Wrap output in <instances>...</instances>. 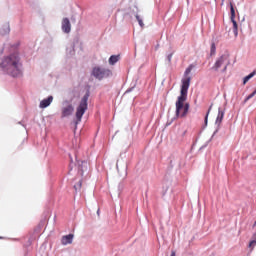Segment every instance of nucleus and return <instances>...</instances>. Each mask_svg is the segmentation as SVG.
<instances>
[{
	"instance_id": "1",
	"label": "nucleus",
	"mask_w": 256,
	"mask_h": 256,
	"mask_svg": "<svg viewBox=\"0 0 256 256\" xmlns=\"http://www.w3.org/2000/svg\"><path fill=\"white\" fill-rule=\"evenodd\" d=\"M191 85V78L182 79V85L180 90V96L176 101V117L183 118L187 117L189 113V103L187 101V93L189 91V86Z\"/></svg>"
},
{
	"instance_id": "2",
	"label": "nucleus",
	"mask_w": 256,
	"mask_h": 256,
	"mask_svg": "<svg viewBox=\"0 0 256 256\" xmlns=\"http://www.w3.org/2000/svg\"><path fill=\"white\" fill-rule=\"evenodd\" d=\"M1 67L3 71H6V73H8V75H12V77H18V75H21L22 65L19 54L14 53L4 57L1 62Z\"/></svg>"
},
{
	"instance_id": "3",
	"label": "nucleus",
	"mask_w": 256,
	"mask_h": 256,
	"mask_svg": "<svg viewBox=\"0 0 256 256\" xmlns=\"http://www.w3.org/2000/svg\"><path fill=\"white\" fill-rule=\"evenodd\" d=\"M87 101H89V95H84L83 98L80 101V104L78 105L76 109V123H80L81 119H83V115H85V111H87Z\"/></svg>"
},
{
	"instance_id": "4",
	"label": "nucleus",
	"mask_w": 256,
	"mask_h": 256,
	"mask_svg": "<svg viewBox=\"0 0 256 256\" xmlns=\"http://www.w3.org/2000/svg\"><path fill=\"white\" fill-rule=\"evenodd\" d=\"M92 75L95 79H107V77H111V71L107 68L94 67L92 70Z\"/></svg>"
},
{
	"instance_id": "5",
	"label": "nucleus",
	"mask_w": 256,
	"mask_h": 256,
	"mask_svg": "<svg viewBox=\"0 0 256 256\" xmlns=\"http://www.w3.org/2000/svg\"><path fill=\"white\" fill-rule=\"evenodd\" d=\"M230 11H231V21H232V24H233V33L234 35H238V26H237V21H235V8L233 7V4L230 5Z\"/></svg>"
},
{
	"instance_id": "6",
	"label": "nucleus",
	"mask_w": 256,
	"mask_h": 256,
	"mask_svg": "<svg viewBox=\"0 0 256 256\" xmlns=\"http://www.w3.org/2000/svg\"><path fill=\"white\" fill-rule=\"evenodd\" d=\"M61 27H62L63 33H71V21H69V18L62 19Z\"/></svg>"
},
{
	"instance_id": "7",
	"label": "nucleus",
	"mask_w": 256,
	"mask_h": 256,
	"mask_svg": "<svg viewBox=\"0 0 256 256\" xmlns=\"http://www.w3.org/2000/svg\"><path fill=\"white\" fill-rule=\"evenodd\" d=\"M227 61V56H221L220 58H218L214 64V66L212 67V69H214V71H219L220 67Z\"/></svg>"
},
{
	"instance_id": "8",
	"label": "nucleus",
	"mask_w": 256,
	"mask_h": 256,
	"mask_svg": "<svg viewBox=\"0 0 256 256\" xmlns=\"http://www.w3.org/2000/svg\"><path fill=\"white\" fill-rule=\"evenodd\" d=\"M73 111H75V108H73V105L71 104L62 108V117H69V115H73Z\"/></svg>"
},
{
	"instance_id": "9",
	"label": "nucleus",
	"mask_w": 256,
	"mask_h": 256,
	"mask_svg": "<svg viewBox=\"0 0 256 256\" xmlns=\"http://www.w3.org/2000/svg\"><path fill=\"white\" fill-rule=\"evenodd\" d=\"M51 103H53V96H49L46 99H43L40 102V109H46V107H49V105H51Z\"/></svg>"
},
{
	"instance_id": "10",
	"label": "nucleus",
	"mask_w": 256,
	"mask_h": 256,
	"mask_svg": "<svg viewBox=\"0 0 256 256\" xmlns=\"http://www.w3.org/2000/svg\"><path fill=\"white\" fill-rule=\"evenodd\" d=\"M61 243L62 245H71V243H73V234L63 236L61 239Z\"/></svg>"
},
{
	"instance_id": "11",
	"label": "nucleus",
	"mask_w": 256,
	"mask_h": 256,
	"mask_svg": "<svg viewBox=\"0 0 256 256\" xmlns=\"http://www.w3.org/2000/svg\"><path fill=\"white\" fill-rule=\"evenodd\" d=\"M223 117H225V112L221 109L218 110V116L216 118V125H219L223 122Z\"/></svg>"
},
{
	"instance_id": "12",
	"label": "nucleus",
	"mask_w": 256,
	"mask_h": 256,
	"mask_svg": "<svg viewBox=\"0 0 256 256\" xmlns=\"http://www.w3.org/2000/svg\"><path fill=\"white\" fill-rule=\"evenodd\" d=\"M120 57L119 55H112L109 58V65H115V63H117V61H119Z\"/></svg>"
},
{
	"instance_id": "13",
	"label": "nucleus",
	"mask_w": 256,
	"mask_h": 256,
	"mask_svg": "<svg viewBox=\"0 0 256 256\" xmlns=\"http://www.w3.org/2000/svg\"><path fill=\"white\" fill-rule=\"evenodd\" d=\"M256 72L250 73L248 76L244 77L243 84L246 85L249 82V79H252V77H255Z\"/></svg>"
},
{
	"instance_id": "14",
	"label": "nucleus",
	"mask_w": 256,
	"mask_h": 256,
	"mask_svg": "<svg viewBox=\"0 0 256 256\" xmlns=\"http://www.w3.org/2000/svg\"><path fill=\"white\" fill-rule=\"evenodd\" d=\"M192 69H193V66H189V67L185 70V73H184L185 77H184L183 79H188V78H189L190 81H191V77L189 76V73H191Z\"/></svg>"
},
{
	"instance_id": "15",
	"label": "nucleus",
	"mask_w": 256,
	"mask_h": 256,
	"mask_svg": "<svg viewBox=\"0 0 256 256\" xmlns=\"http://www.w3.org/2000/svg\"><path fill=\"white\" fill-rule=\"evenodd\" d=\"M136 19L140 25V27H145V24L143 23V19H141V17L139 15H136Z\"/></svg>"
},
{
	"instance_id": "16",
	"label": "nucleus",
	"mask_w": 256,
	"mask_h": 256,
	"mask_svg": "<svg viewBox=\"0 0 256 256\" xmlns=\"http://www.w3.org/2000/svg\"><path fill=\"white\" fill-rule=\"evenodd\" d=\"M256 93L255 91H253L250 95H248L245 100H244V103H247V101H249V99H253V96H255Z\"/></svg>"
},
{
	"instance_id": "17",
	"label": "nucleus",
	"mask_w": 256,
	"mask_h": 256,
	"mask_svg": "<svg viewBox=\"0 0 256 256\" xmlns=\"http://www.w3.org/2000/svg\"><path fill=\"white\" fill-rule=\"evenodd\" d=\"M255 245H256V240L250 241V243H249V247H250V248L253 249V247H255Z\"/></svg>"
},
{
	"instance_id": "18",
	"label": "nucleus",
	"mask_w": 256,
	"mask_h": 256,
	"mask_svg": "<svg viewBox=\"0 0 256 256\" xmlns=\"http://www.w3.org/2000/svg\"><path fill=\"white\" fill-rule=\"evenodd\" d=\"M211 53H215V43H212L211 45Z\"/></svg>"
},
{
	"instance_id": "19",
	"label": "nucleus",
	"mask_w": 256,
	"mask_h": 256,
	"mask_svg": "<svg viewBox=\"0 0 256 256\" xmlns=\"http://www.w3.org/2000/svg\"><path fill=\"white\" fill-rule=\"evenodd\" d=\"M167 59H168L169 63H171V59H173V54H169Z\"/></svg>"
},
{
	"instance_id": "20",
	"label": "nucleus",
	"mask_w": 256,
	"mask_h": 256,
	"mask_svg": "<svg viewBox=\"0 0 256 256\" xmlns=\"http://www.w3.org/2000/svg\"><path fill=\"white\" fill-rule=\"evenodd\" d=\"M208 117H209V111H208V113L206 114V117H205V125H207Z\"/></svg>"
},
{
	"instance_id": "21",
	"label": "nucleus",
	"mask_w": 256,
	"mask_h": 256,
	"mask_svg": "<svg viewBox=\"0 0 256 256\" xmlns=\"http://www.w3.org/2000/svg\"><path fill=\"white\" fill-rule=\"evenodd\" d=\"M170 256H175V251H172Z\"/></svg>"
},
{
	"instance_id": "22",
	"label": "nucleus",
	"mask_w": 256,
	"mask_h": 256,
	"mask_svg": "<svg viewBox=\"0 0 256 256\" xmlns=\"http://www.w3.org/2000/svg\"><path fill=\"white\" fill-rule=\"evenodd\" d=\"M223 71H227V64L225 65Z\"/></svg>"
},
{
	"instance_id": "23",
	"label": "nucleus",
	"mask_w": 256,
	"mask_h": 256,
	"mask_svg": "<svg viewBox=\"0 0 256 256\" xmlns=\"http://www.w3.org/2000/svg\"><path fill=\"white\" fill-rule=\"evenodd\" d=\"M79 187H81V182H80V184H79Z\"/></svg>"
}]
</instances>
